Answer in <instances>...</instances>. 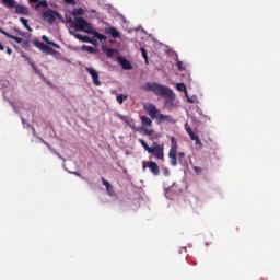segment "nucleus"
I'll use <instances>...</instances> for the list:
<instances>
[{
	"label": "nucleus",
	"instance_id": "1",
	"mask_svg": "<svg viewBox=\"0 0 280 280\" xmlns=\"http://www.w3.org/2000/svg\"><path fill=\"white\" fill-rule=\"evenodd\" d=\"M141 89L148 93H154L158 97H163L165 100L164 106L165 108H168V110L178 106V104H176V94H174V91L167 85L156 82H145L141 85Z\"/></svg>",
	"mask_w": 280,
	"mask_h": 280
},
{
	"label": "nucleus",
	"instance_id": "2",
	"mask_svg": "<svg viewBox=\"0 0 280 280\" xmlns=\"http://www.w3.org/2000/svg\"><path fill=\"white\" fill-rule=\"evenodd\" d=\"M72 25L75 30V32H84L85 34H90L93 37H90V44L91 45H100L97 40L102 43V40H106V35H103L98 33L95 27H93V24L89 23L84 18L77 16L74 18Z\"/></svg>",
	"mask_w": 280,
	"mask_h": 280
},
{
	"label": "nucleus",
	"instance_id": "3",
	"mask_svg": "<svg viewBox=\"0 0 280 280\" xmlns=\"http://www.w3.org/2000/svg\"><path fill=\"white\" fill-rule=\"evenodd\" d=\"M141 127L137 128V132L144 135L145 137H152L154 135V129H152V119L148 116H141Z\"/></svg>",
	"mask_w": 280,
	"mask_h": 280
},
{
	"label": "nucleus",
	"instance_id": "4",
	"mask_svg": "<svg viewBox=\"0 0 280 280\" xmlns=\"http://www.w3.org/2000/svg\"><path fill=\"white\" fill-rule=\"evenodd\" d=\"M178 154V141L173 136L171 137V148L168 151L170 165L172 167H176L178 165V159L176 158Z\"/></svg>",
	"mask_w": 280,
	"mask_h": 280
},
{
	"label": "nucleus",
	"instance_id": "5",
	"mask_svg": "<svg viewBox=\"0 0 280 280\" xmlns=\"http://www.w3.org/2000/svg\"><path fill=\"white\" fill-rule=\"evenodd\" d=\"M42 19H43V21H47V23H49V25H51L52 23H56V19H59V21H61V23H65V18H62L60 15V13H58L51 9L43 11Z\"/></svg>",
	"mask_w": 280,
	"mask_h": 280
},
{
	"label": "nucleus",
	"instance_id": "6",
	"mask_svg": "<svg viewBox=\"0 0 280 280\" xmlns=\"http://www.w3.org/2000/svg\"><path fill=\"white\" fill-rule=\"evenodd\" d=\"M151 152L149 154H153L155 159H159L160 161H163L165 159V145L159 144L156 142H153V147H151Z\"/></svg>",
	"mask_w": 280,
	"mask_h": 280
},
{
	"label": "nucleus",
	"instance_id": "7",
	"mask_svg": "<svg viewBox=\"0 0 280 280\" xmlns=\"http://www.w3.org/2000/svg\"><path fill=\"white\" fill-rule=\"evenodd\" d=\"M164 190H165V197L168 200H174V198L178 196V188L176 187V183H173L171 186L164 183Z\"/></svg>",
	"mask_w": 280,
	"mask_h": 280
},
{
	"label": "nucleus",
	"instance_id": "8",
	"mask_svg": "<svg viewBox=\"0 0 280 280\" xmlns=\"http://www.w3.org/2000/svg\"><path fill=\"white\" fill-rule=\"evenodd\" d=\"M144 110L148 113L151 119H159V115H161V112L156 108V105L152 103L144 104Z\"/></svg>",
	"mask_w": 280,
	"mask_h": 280
},
{
	"label": "nucleus",
	"instance_id": "9",
	"mask_svg": "<svg viewBox=\"0 0 280 280\" xmlns=\"http://www.w3.org/2000/svg\"><path fill=\"white\" fill-rule=\"evenodd\" d=\"M149 167L151 174H153V176H159V174H161V168L159 167V164H156V162H142V170L143 172H145V168Z\"/></svg>",
	"mask_w": 280,
	"mask_h": 280
},
{
	"label": "nucleus",
	"instance_id": "10",
	"mask_svg": "<svg viewBox=\"0 0 280 280\" xmlns=\"http://www.w3.org/2000/svg\"><path fill=\"white\" fill-rule=\"evenodd\" d=\"M33 45L35 47H37V49H40V51H44V54H50L51 56H54V54H56V50H54V48H51V46H48L38 39H34Z\"/></svg>",
	"mask_w": 280,
	"mask_h": 280
},
{
	"label": "nucleus",
	"instance_id": "11",
	"mask_svg": "<svg viewBox=\"0 0 280 280\" xmlns=\"http://www.w3.org/2000/svg\"><path fill=\"white\" fill-rule=\"evenodd\" d=\"M85 71H88V73L91 75L93 84H95V86H100L102 84V81H100V73L97 72V70L91 67H86Z\"/></svg>",
	"mask_w": 280,
	"mask_h": 280
},
{
	"label": "nucleus",
	"instance_id": "12",
	"mask_svg": "<svg viewBox=\"0 0 280 280\" xmlns=\"http://www.w3.org/2000/svg\"><path fill=\"white\" fill-rule=\"evenodd\" d=\"M118 63L125 69V71H130L132 69V63L126 57H118Z\"/></svg>",
	"mask_w": 280,
	"mask_h": 280
},
{
	"label": "nucleus",
	"instance_id": "13",
	"mask_svg": "<svg viewBox=\"0 0 280 280\" xmlns=\"http://www.w3.org/2000/svg\"><path fill=\"white\" fill-rule=\"evenodd\" d=\"M69 34H71V36H74V38H77V40H81V43H91V37L86 36V35H80L78 33H75V31H69Z\"/></svg>",
	"mask_w": 280,
	"mask_h": 280
},
{
	"label": "nucleus",
	"instance_id": "14",
	"mask_svg": "<svg viewBox=\"0 0 280 280\" xmlns=\"http://www.w3.org/2000/svg\"><path fill=\"white\" fill-rule=\"evenodd\" d=\"M15 13L16 14H22L23 16H28L30 14V9H27V7L21 5V4H16L15 3Z\"/></svg>",
	"mask_w": 280,
	"mask_h": 280
},
{
	"label": "nucleus",
	"instance_id": "15",
	"mask_svg": "<svg viewBox=\"0 0 280 280\" xmlns=\"http://www.w3.org/2000/svg\"><path fill=\"white\" fill-rule=\"evenodd\" d=\"M105 33L109 34L112 38H119L121 34L115 28V26L105 27Z\"/></svg>",
	"mask_w": 280,
	"mask_h": 280
},
{
	"label": "nucleus",
	"instance_id": "16",
	"mask_svg": "<svg viewBox=\"0 0 280 280\" xmlns=\"http://www.w3.org/2000/svg\"><path fill=\"white\" fill-rule=\"evenodd\" d=\"M104 187H106V191L108 194V196H115V190H113V185H110V183H108V180H106V178L102 177L101 178Z\"/></svg>",
	"mask_w": 280,
	"mask_h": 280
},
{
	"label": "nucleus",
	"instance_id": "17",
	"mask_svg": "<svg viewBox=\"0 0 280 280\" xmlns=\"http://www.w3.org/2000/svg\"><path fill=\"white\" fill-rule=\"evenodd\" d=\"M158 120L159 121H167L168 124H174V117H172V115H163V114H159L158 115Z\"/></svg>",
	"mask_w": 280,
	"mask_h": 280
},
{
	"label": "nucleus",
	"instance_id": "18",
	"mask_svg": "<svg viewBox=\"0 0 280 280\" xmlns=\"http://www.w3.org/2000/svg\"><path fill=\"white\" fill-rule=\"evenodd\" d=\"M2 5L4 8H8L9 10H12V8L16 7V0H1Z\"/></svg>",
	"mask_w": 280,
	"mask_h": 280
},
{
	"label": "nucleus",
	"instance_id": "19",
	"mask_svg": "<svg viewBox=\"0 0 280 280\" xmlns=\"http://www.w3.org/2000/svg\"><path fill=\"white\" fill-rule=\"evenodd\" d=\"M102 50L104 54H106L107 58H113V56H115V54H117V49H115V48L103 47Z\"/></svg>",
	"mask_w": 280,
	"mask_h": 280
},
{
	"label": "nucleus",
	"instance_id": "20",
	"mask_svg": "<svg viewBox=\"0 0 280 280\" xmlns=\"http://www.w3.org/2000/svg\"><path fill=\"white\" fill-rule=\"evenodd\" d=\"M118 119H120L121 121H125V124H128V126L132 127V124H135V120H132L130 117L128 116H124L121 114H117Z\"/></svg>",
	"mask_w": 280,
	"mask_h": 280
},
{
	"label": "nucleus",
	"instance_id": "21",
	"mask_svg": "<svg viewBox=\"0 0 280 280\" xmlns=\"http://www.w3.org/2000/svg\"><path fill=\"white\" fill-rule=\"evenodd\" d=\"M31 3H36L35 8L38 10V8H47V0H37V1H30Z\"/></svg>",
	"mask_w": 280,
	"mask_h": 280
},
{
	"label": "nucleus",
	"instance_id": "22",
	"mask_svg": "<svg viewBox=\"0 0 280 280\" xmlns=\"http://www.w3.org/2000/svg\"><path fill=\"white\" fill-rule=\"evenodd\" d=\"M42 38L47 45H51L52 47H56V49H60V45L49 40V37H47L46 35H43Z\"/></svg>",
	"mask_w": 280,
	"mask_h": 280
},
{
	"label": "nucleus",
	"instance_id": "23",
	"mask_svg": "<svg viewBox=\"0 0 280 280\" xmlns=\"http://www.w3.org/2000/svg\"><path fill=\"white\" fill-rule=\"evenodd\" d=\"M82 51H88V54H97V49L93 48V46L83 45Z\"/></svg>",
	"mask_w": 280,
	"mask_h": 280
},
{
	"label": "nucleus",
	"instance_id": "24",
	"mask_svg": "<svg viewBox=\"0 0 280 280\" xmlns=\"http://www.w3.org/2000/svg\"><path fill=\"white\" fill-rule=\"evenodd\" d=\"M176 89L177 91H182L185 94V97H187V86L185 83H177Z\"/></svg>",
	"mask_w": 280,
	"mask_h": 280
},
{
	"label": "nucleus",
	"instance_id": "25",
	"mask_svg": "<svg viewBox=\"0 0 280 280\" xmlns=\"http://www.w3.org/2000/svg\"><path fill=\"white\" fill-rule=\"evenodd\" d=\"M116 100H117L118 104H124V102H126V100H128V95L127 94H118L116 96Z\"/></svg>",
	"mask_w": 280,
	"mask_h": 280
},
{
	"label": "nucleus",
	"instance_id": "26",
	"mask_svg": "<svg viewBox=\"0 0 280 280\" xmlns=\"http://www.w3.org/2000/svg\"><path fill=\"white\" fill-rule=\"evenodd\" d=\"M139 142L141 143L142 148L148 152V154L152 152V147L148 145V142H145V140H139Z\"/></svg>",
	"mask_w": 280,
	"mask_h": 280
},
{
	"label": "nucleus",
	"instance_id": "27",
	"mask_svg": "<svg viewBox=\"0 0 280 280\" xmlns=\"http://www.w3.org/2000/svg\"><path fill=\"white\" fill-rule=\"evenodd\" d=\"M82 14H84V9H82V8H78V9L72 10V15L73 16H82Z\"/></svg>",
	"mask_w": 280,
	"mask_h": 280
},
{
	"label": "nucleus",
	"instance_id": "28",
	"mask_svg": "<svg viewBox=\"0 0 280 280\" xmlns=\"http://www.w3.org/2000/svg\"><path fill=\"white\" fill-rule=\"evenodd\" d=\"M186 100L189 104H196V102H198V96L196 95L189 96V94H187Z\"/></svg>",
	"mask_w": 280,
	"mask_h": 280
},
{
	"label": "nucleus",
	"instance_id": "29",
	"mask_svg": "<svg viewBox=\"0 0 280 280\" xmlns=\"http://www.w3.org/2000/svg\"><path fill=\"white\" fill-rule=\"evenodd\" d=\"M20 22L22 23V25H24V27H25L28 32H32V27H30V24H27V19H25V18H20Z\"/></svg>",
	"mask_w": 280,
	"mask_h": 280
},
{
	"label": "nucleus",
	"instance_id": "30",
	"mask_svg": "<svg viewBox=\"0 0 280 280\" xmlns=\"http://www.w3.org/2000/svg\"><path fill=\"white\" fill-rule=\"evenodd\" d=\"M48 150L51 152V154H55L56 156H58V159H61L62 161H65V158H62V155H60V153L55 151V149L51 148V145H48Z\"/></svg>",
	"mask_w": 280,
	"mask_h": 280
},
{
	"label": "nucleus",
	"instance_id": "31",
	"mask_svg": "<svg viewBox=\"0 0 280 280\" xmlns=\"http://www.w3.org/2000/svg\"><path fill=\"white\" fill-rule=\"evenodd\" d=\"M7 38H11L12 40H15V43H23V38L11 35L10 33Z\"/></svg>",
	"mask_w": 280,
	"mask_h": 280
},
{
	"label": "nucleus",
	"instance_id": "32",
	"mask_svg": "<svg viewBox=\"0 0 280 280\" xmlns=\"http://www.w3.org/2000/svg\"><path fill=\"white\" fill-rule=\"evenodd\" d=\"M177 69L178 71H185V65L183 63V61L177 59Z\"/></svg>",
	"mask_w": 280,
	"mask_h": 280
},
{
	"label": "nucleus",
	"instance_id": "33",
	"mask_svg": "<svg viewBox=\"0 0 280 280\" xmlns=\"http://www.w3.org/2000/svg\"><path fill=\"white\" fill-rule=\"evenodd\" d=\"M192 141H195V145L202 148V141H200V138L198 136Z\"/></svg>",
	"mask_w": 280,
	"mask_h": 280
},
{
	"label": "nucleus",
	"instance_id": "34",
	"mask_svg": "<svg viewBox=\"0 0 280 280\" xmlns=\"http://www.w3.org/2000/svg\"><path fill=\"white\" fill-rule=\"evenodd\" d=\"M141 54H142V58H144V60H148V50H145V48H140Z\"/></svg>",
	"mask_w": 280,
	"mask_h": 280
},
{
	"label": "nucleus",
	"instance_id": "35",
	"mask_svg": "<svg viewBox=\"0 0 280 280\" xmlns=\"http://www.w3.org/2000/svg\"><path fill=\"white\" fill-rule=\"evenodd\" d=\"M9 85H10V82L3 80V81H1V83H0V89H5V86H9Z\"/></svg>",
	"mask_w": 280,
	"mask_h": 280
},
{
	"label": "nucleus",
	"instance_id": "36",
	"mask_svg": "<svg viewBox=\"0 0 280 280\" xmlns=\"http://www.w3.org/2000/svg\"><path fill=\"white\" fill-rule=\"evenodd\" d=\"M22 47H23V49H30V42L23 40L22 42Z\"/></svg>",
	"mask_w": 280,
	"mask_h": 280
},
{
	"label": "nucleus",
	"instance_id": "37",
	"mask_svg": "<svg viewBox=\"0 0 280 280\" xmlns=\"http://www.w3.org/2000/svg\"><path fill=\"white\" fill-rule=\"evenodd\" d=\"M65 3H67L68 5H75L77 4L75 0H65Z\"/></svg>",
	"mask_w": 280,
	"mask_h": 280
},
{
	"label": "nucleus",
	"instance_id": "38",
	"mask_svg": "<svg viewBox=\"0 0 280 280\" xmlns=\"http://www.w3.org/2000/svg\"><path fill=\"white\" fill-rule=\"evenodd\" d=\"M188 135H189L191 141H194L198 137V135H195L194 131H190Z\"/></svg>",
	"mask_w": 280,
	"mask_h": 280
},
{
	"label": "nucleus",
	"instance_id": "39",
	"mask_svg": "<svg viewBox=\"0 0 280 280\" xmlns=\"http://www.w3.org/2000/svg\"><path fill=\"white\" fill-rule=\"evenodd\" d=\"M185 130H186V132L189 135L190 132H192V130H191V127L189 126V125H187V124H185Z\"/></svg>",
	"mask_w": 280,
	"mask_h": 280
},
{
	"label": "nucleus",
	"instance_id": "40",
	"mask_svg": "<svg viewBox=\"0 0 280 280\" xmlns=\"http://www.w3.org/2000/svg\"><path fill=\"white\" fill-rule=\"evenodd\" d=\"M194 172H196V174H200V172H202V167H200V166H195V167H194Z\"/></svg>",
	"mask_w": 280,
	"mask_h": 280
},
{
	"label": "nucleus",
	"instance_id": "41",
	"mask_svg": "<svg viewBox=\"0 0 280 280\" xmlns=\"http://www.w3.org/2000/svg\"><path fill=\"white\" fill-rule=\"evenodd\" d=\"M0 34H3L4 36H7V38L10 35V33L3 31V28H1V27H0Z\"/></svg>",
	"mask_w": 280,
	"mask_h": 280
},
{
	"label": "nucleus",
	"instance_id": "42",
	"mask_svg": "<svg viewBox=\"0 0 280 280\" xmlns=\"http://www.w3.org/2000/svg\"><path fill=\"white\" fill-rule=\"evenodd\" d=\"M7 54H8L9 56H12V48L8 47V48H7Z\"/></svg>",
	"mask_w": 280,
	"mask_h": 280
},
{
	"label": "nucleus",
	"instance_id": "43",
	"mask_svg": "<svg viewBox=\"0 0 280 280\" xmlns=\"http://www.w3.org/2000/svg\"><path fill=\"white\" fill-rule=\"evenodd\" d=\"M28 62H30L32 69L35 70L36 69V63H34L33 61H28Z\"/></svg>",
	"mask_w": 280,
	"mask_h": 280
},
{
	"label": "nucleus",
	"instance_id": "44",
	"mask_svg": "<svg viewBox=\"0 0 280 280\" xmlns=\"http://www.w3.org/2000/svg\"><path fill=\"white\" fill-rule=\"evenodd\" d=\"M178 156H179V159H185V152H179Z\"/></svg>",
	"mask_w": 280,
	"mask_h": 280
},
{
	"label": "nucleus",
	"instance_id": "45",
	"mask_svg": "<svg viewBox=\"0 0 280 280\" xmlns=\"http://www.w3.org/2000/svg\"><path fill=\"white\" fill-rule=\"evenodd\" d=\"M72 174H74V176H79V178H83L79 172H72Z\"/></svg>",
	"mask_w": 280,
	"mask_h": 280
},
{
	"label": "nucleus",
	"instance_id": "46",
	"mask_svg": "<svg viewBox=\"0 0 280 280\" xmlns=\"http://www.w3.org/2000/svg\"><path fill=\"white\" fill-rule=\"evenodd\" d=\"M35 73H37V75H42V73H40V70H38V68H35Z\"/></svg>",
	"mask_w": 280,
	"mask_h": 280
},
{
	"label": "nucleus",
	"instance_id": "47",
	"mask_svg": "<svg viewBox=\"0 0 280 280\" xmlns=\"http://www.w3.org/2000/svg\"><path fill=\"white\" fill-rule=\"evenodd\" d=\"M5 49V46H3V44L0 43V51H3Z\"/></svg>",
	"mask_w": 280,
	"mask_h": 280
},
{
	"label": "nucleus",
	"instance_id": "48",
	"mask_svg": "<svg viewBox=\"0 0 280 280\" xmlns=\"http://www.w3.org/2000/svg\"><path fill=\"white\" fill-rule=\"evenodd\" d=\"M13 106V110L15 112V113H19V108L16 107V105H12Z\"/></svg>",
	"mask_w": 280,
	"mask_h": 280
},
{
	"label": "nucleus",
	"instance_id": "49",
	"mask_svg": "<svg viewBox=\"0 0 280 280\" xmlns=\"http://www.w3.org/2000/svg\"><path fill=\"white\" fill-rule=\"evenodd\" d=\"M164 176H170V171L168 170L164 171Z\"/></svg>",
	"mask_w": 280,
	"mask_h": 280
},
{
	"label": "nucleus",
	"instance_id": "50",
	"mask_svg": "<svg viewBox=\"0 0 280 280\" xmlns=\"http://www.w3.org/2000/svg\"><path fill=\"white\" fill-rule=\"evenodd\" d=\"M21 119H22L23 126H25V118H23V116H21Z\"/></svg>",
	"mask_w": 280,
	"mask_h": 280
},
{
	"label": "nucleus",
	"instance_id": "51",
	"mask_svg": "<svg viewBox=\"0 0 280 280\" xmlns=\"http://www.w3.org/2000/svg\"><path fill=\"white\" fill-rule=\"evenodd\" d=\"M43 144L49 148V143H47L46 141H44Z\"/></svg>",
	"mask_w": 280,
	"mask_h": 280
},
{
	"label": "nucleus",
	"instance_id": "52",
	"mask_svg": "<svg viewBox=\"0 0 280 280\" xmlns=\"http://www.w3.org/2000/svg\"><path fill=\"white\" fill-rule=\"evenodd\" d=\"M33 130V135H36V129H34V127H32Z\"/></svg>",
	"mask_w": 280,
	"mask_h": 280
},
{
	"label": "nucleus",
	"instance_id": "53",
	"mask_svg": "<svg viewBox=\"0 0 280 280\" xmlns=\"http://www.w3.org/2000/svg\"><path fill=\"white\" fill-rule=\"evenodd\" d=\"M145 65H150V61H148V57H147V60H145Z\"/></svg>",
	"mask_w": 280,
	"mask_h": 280
},
{
	"label": "nucleus",
	"instance_id": "54",
	"mask_svg": "<svg viewBox=\"0 0 280 280\" xmlns=\"http://www.w3.org/2000/svg\"><path fill=\"white\" fill-rule=\"evenodd\" d=\"M3 97H5V92H2Z\"/></svg>",
	"mask_w": 280,
	"mask_h": 280
},
{
	"label": "nucleus",
	"instance_id": "55",
	"mask_svg": "<svg viewBox=\"0 0 280 280\" xmlns=\"http://www.w3.org/2000/svg\"><path fill=\"white\" fill-rule=\"evenodd\" d=\"M39 141H42V143H44V142H45V140H43V139H39Z\"/></svg>",
	"mask_w": 280,
	"mask_h": 280
},
{
	"label": "nucleus",
	"instance_id": "56",
	"mask_svg": "<svg viewBox=\"0 0 280 280\" xmlns=\"http://www.w3.org/2000/svg\"><path fill=\"white\" fill-rule=\"evenodd\" d=\"M179 163L183 164V160L182 159H179Z\"/></svg>",
	"mask_w": 280,
	"mask_h": 280
},
{
	"label": "nucleus",
	"instance_id": "57",
	"mask_svg": "<svg viewBox=\"0 0 280 280\" xmlns=\"http://www.w3.org/2000/svg\"><path fill=\"white\" fill-rule=\"evenodd\" d=\"M183 250H185V253L187 252V249L185 247H183Z\"/></svg>",
	"mask_w": 280,
	"mask_h": 280
},
{
	"label": "nucleus",
	"instance_id": "58",
	"mask_svg": "<svg viewBox=\"0 0 280 280\" xmlns=\"http://www.w3.org/2000/svg\"><path fill=\"white\" fill-rule=\"evenodd\" d=\"M28 1H38V0H28Z\"/></svg>",
	"mask_w": 280,
	"mask_h": 280
},
{
	"label": "nucleus",
	"instance_id": "59",
	"mask_svg": "<svg viewBox=\"0 0 280 280\" xmlns=\"http://www.w3.org/2000/svg\"><path fill=\"white\" fill-rule=\"evenodd\" d=\"M27 128H30V125H26Z\"/></svg>",
	"mask_w": 280,
	"mask_h": 280
},
{
	"label": "nucleus",
	"instance_id": "60",
	"mask_svg": "<svg viewBox=\"0 0 280 280\" xmlns=\"http://www.w3.org/2000/svg\"><path fill=\"white\" fill-rule=\"evenodd\" d=\"M141 32H144L143 28H141Z\"/></svg>",
	"mask_w": 280,
	"mask_h": 280
}]
</instances>
